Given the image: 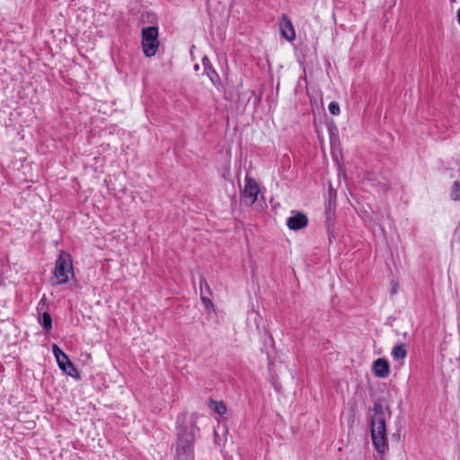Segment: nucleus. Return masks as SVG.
I'll return each mask as SVG.
<instances>
[{"label":"nucleus","mask_w":460,"mask_h":460,"mask_svg":"<svg viewBox=\"0 0 460 460\" xmlns=\"http://www.w3.org/2000/svg\"><path fill=\"white\" fill-rule=\"evenodd\" d=\"M197 416L193 414L186 421V415L178 416L176 421L177 439L175 448V460H194V442L199 429L196 425Z\"/></svg>","instance_id":"f257e3e1"},{"label":"nucleus","mask_w":460,"mask_h":460,"mask_svg":"<svg viewBox=\"0 0 460 460\" xmlns=\"http://www.w3.org/2000/svg\"><path fill=\"white\" fill-rule=\"evenodd\" d=\"M371 438L374 447L378 453L384 454L388 449L386 436V419L390 417L389 406L377 401L371 409Z\"/></svg>","instance_id":"f03ea898"},{"label":"nucleus","mask_w":460,"mask_h":460,"mask_svg":"<svg viewBox=\"0 0 460 460\" xmlns=\"http://www.w3.org/2000/svg\"><path fill=\"white\" fill-rule=\"evenodd\" d=\"M54 276L57 284H66L69 280V276H74L71 256L66 252H60L56 261Z\"/></svg>","instance_id":"7ed1b4c3"},{"label":"nucleus","mask_w":460,"mask_h":460,"mask_svg":"<svg viewBox=\"0 0 460 460\" xmlns=\"http://www.w3.org/2000/svg\"><path fill=\"white\" fill-rule=\"evenodd\" d=\"M158 29L157 27L149 26L142 29V49L143 52L147 58L155 55L159 47L157 40Z\"/></svg>","instance_id":"20e7f679"},{"label":"nucleus","mask_w":460,"mask_h":460,"mask_svg":"<svg viewBox=\"0 0 460 460\" xmlns=\"http://www.w3.org/2000/svg\"><path fill=\"white\" fill-rule=\"evenodd\" d=\"M52 351L61 370L72 377L78 376V372L74 364L57 344L52 345Z\"/></svg>","instance_id":"39448f33"},{"label":"nucleus","mask_w":460,"mask_h":460,"mask_svg":"<svg viewBox=\"0 0 460 460\" xmlns=\"http://www.w3.org/2000/svg\"><path fill=\"white\" fill-rule=\"evenodd\" d=\"M260 189L257 181L252 178H246V182L243 190V201L252 205L256 200Z\"/></svg>","instance_id":"423d86ee"},{"label":"nucleus","mask_w":460,"mask_h":460,"mask_svg":"<svg viewBox=\"0 0 460 460\" xmlns=\"http://www.w3.org/2000/svg\"><path fill=\"white\" fill-rule=\"evenodd\" d=\"M308 224L307 217L300 212L296 213L287 220V226L290 230H300L305 227Z\"/></svg>","instance_id":"0eeeda50"},{"label":"nucleus","mask_w":460,"mask_h":460,"mask_svg":"<svg viewBox=\"0 0 460 460\" xmlns=\"http://www.w3.org/2000/svg\"><path fill=\"white\" fill-rule=\"evenodd\" d=\"M280 31L282 36L288 41H292L296 38L295 29L291 21L284 14L280 23Z\"/></svg>","instance_id":"6e6552de"},{"label":"nucleus","mask_w":460,"mask_h":460,"mask_svg":"<svg viewBox=\"0 0 460 460\" xmlns=\"http://www.w3.org/2000/svg\"><path fill=\"white\" fill-rule=\"evenodd\" d=\"M373 371L378 377L385 378L390 373L388 361L385 358H377L374 361Z\"/></svg>","instance_id":"1a4fd4ad"},{"label":"nucleus","mask_w":460,"mask_h":460,"mask_svg":"<svg viewBox=\"0 0 460 460\" xmlns=\"http://www.w3.org/2000/svg\"><path fill=\"white\" fill-rule=\"evenodd\" d=\"M203 66H204V68H205V71H206L208 76L209 77L211 82L214 84H216L219 81V75H217L216 70L210 65L208 58H203Z\"/></svg>","instance_id":"9d476101"},{"label":"nucleus","mask_w":460,"mask_h":460,"mask_svg":"<svg viewBox=\"0 0 460 460\" xmlns=\"http://www.w3.org/2000/svg\"><path fill=\"white\" fill-rule=\"evenodd\" d=\"M392 355L397 361L402 360L407 356V350L404 344H398L394 347Z\"/></svg>","instance_id":"9b49d317"},{"label":"nucleus","mask_w":460,"mask_h":460,"mask_svg":"<svg viewBox=\"0 0 460 460\" xmlns=\"http://www.w3.org/2000/svg\"><path fill=\"white\" fill-rule=\"evenodd\" d=\"M39 322L46 332H49L52 329V319L49 313L44 312L39 319Z\"/></svg>","instance_id":"f8f14e48"},{"label":"nucleus","mask_w":460,"mask_h":460,"mask_svg":"<svg viewBox=\"0 0 460 460\" xmlns=\"http://www.w3.org/2000/svg\"><path fill=\"white\" fill-rule=\"evenodd\" d=\"M200 296H201V301L205 305L207 309L214 307V305H213L211 299L206 294H204L202 281L200 283Z\"/></svg>","instance_id":"ddd939ff"},{"label":"nucleus","mask_w":460,"mask_h":460,"mask_svg":"<svg viewBox=\"0 0 460 460\" xmlns=\"http://www.w3.org/2000/svg\"><path fill=\"white\" fill-rule=\"evenodd\" d=\"M451 199L454 200L460 199V182L456 181L452 186Z\"/></svg>","instance_id":"4468645a"},{"label":"nucleus","mask_w":460,"mask_h":460,"mask_svg":"<svg viewBox=\"0 0 460 460\" xmlns=\"http://www.w3.org/2000/svg\"><path fill=\"white\" fill-rule=\"evenodd\" d=\"M214 405L213 410L219 415H223L226 412V407L222 402L212 401Z\"/></svg>","instance_id":"2eb2a0df"},{"label":"nucleus","mask_w":460,"mask_h":460,"mask_svg":"<svg viewBox=\"0 0 460 460\" xmlns=\"http://www.w3.org/2000/svg\"><path fill=\"white\" fill-rule=\"evenodd\" d=\"M328 109H329L330 113L334 115V116L340 114V111H341L340 105L336 102H330V104L328 106Z\"/></svg>","instance_id":"dca6fc26"},{"label":"nucleus","mask_w":460,"mask_h":460,"mask_svg":"<svg viewBox=\"0 0 460 460\" xmlns=\"http://www.w3.org/2000/svg\"><path fill=\"white\" fill-rule=\"evenodd\" d=\"M203 282V291H204V294H208V295H210L211 294V290H210V288L208 284V282L206 281L205 279H200V282Z\"/></svg>","instance_id":"f3484780"},{"label":"nucleus","mask_w":460,"mask_h":460,"mask_svg":"<svg viewBox=\"0 0 460 460\" xmlns=\"http://www.w3.org/2000/svg\"><path fill=\"white\" fill-rule=\"evenodd\" d=\"M334 205H335V204H333V206H334ZM332 208V199H330V200H329V202H328V205H327V207H326V214H329V213L331 212Z\"/></svg>","instance_id":"a211bd4d"},{"label":"nucleus","mask_w":460,"mask_h":460,"mask_svg":"<svg viewBox=\"0 0 460 460\" xmlns=\"http://www.w3.org/2000/svg\"><path fill=\"white\" fill-rule=\"evenodd\" d=\"M397 287H398V284H397V283H395L394 281H393V282H392V291H391V292H392V294L396 293V291H397Z\"/></svg>","instance_id":"6ab92c4d"},{"label":"nucleus","mask_w":460,"mask_h":460,"mask_svg":"<svg viewBox=\"0 0 460 460\" xmlns=\"http://www.w3.org/2000/svg\"><path fill=\"white\" fill-rule=\"evenodd\" d=\"M457 19H458V22L460 24V8L457 11Z\"/></svg>","instance_id":"aec40b11"}]
</instances>
